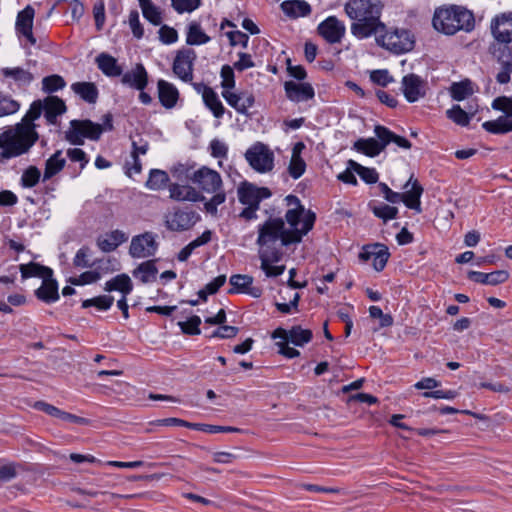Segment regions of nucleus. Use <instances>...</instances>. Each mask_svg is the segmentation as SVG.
I'll return each mask as SVG.
<instances>
[{
	"instance_id": "21",
	"label": "nucleus",
	"mask_w": 512,
	"mask_h": 512,
	"mask_svg": "<svg viewBox=\"0 0 512 512\" xmlns=\"http://www.w3.org/2000/svg\"><path fill=\"white\" fill-rule=\"evenodd\" d=\"M284 87L286 95L291 101H307L314 97V90L308 83H296L294 81H287Z\"/></svg>"
},
{
	"instance_id": "30",
	"label": "nucleus",
	"mask_w": 512,
	"mask_h": 512,
	"mask_svg": "<svg viewBox=\"0 0 512 512\" xmlns=\"http://www.w3.org/2000/svg\"><path fill=\"white\" fill-rule=\"evenodd\" d=\"M384 142L375 138H361L354 143V149L369 157L377 156L384 148Z\"/></svg>"
},
{
	"instance_id": "25",
	"label": "nucleus",
	"mask_w": 512,
	"mask_h": 512,
	"mask_svg": "<svg viewBox=\"0 0 512 512\" xmlns=\"http://www.w3.org/2000/svg\"><path fill=\"white\" fill-rule=\"evenodd\" d=\"M42 111L45 112V118L50 124H56L57 117L66 111L65 103L56 96H48L44 99Z\"/></svg>"
},
{
	"instance_id": "26",
	"label": "nucleus",
	"mask_w": 512,
	"mask_h": 512,
	"mask_svg": "<svg viewBox=\"0 0 512 512\" xmlns=\"http://www.w3.org/2000/svg\"><path fill=\"white\" fill-rule=\"evenodd\" d=\"M222 95L227 103L240 113H245L254 104V97L247 92L236 94L229 90H224Z\"/></svg>"
},
{
	"instance_id": "13",
	"label": "nucleus",
	"mask_w": 512,
	"mask_h": 512,
	"mask_svg": "<svg viewBox=\"0 0 512 512\" xmlns=\"http://www.w3.org/2000/svg\"><path fill=\"white\" fill-rule=\"evenodd\" d=\"M345 25L335 16H330L318 26L319 34L329 43H339L345 35Z\"/></svg>"
},
{
	"instance_id": "59",
	"label": "nucleus",
	"mask_w": 512,
	"mask_h": 512,
	"mask_svg": "<svg viewBox=\"0 0 512 512\" xmlns=\"http://www.w3.org/2000/svg\"><path fill=\"white\" fill-rule=\"evenodd\" d=\"M370 79L377 85L387 86L394 81L387 70H374L370 73Z\"/></svg>"
},
{
	"instance_id": "12",
	"label": "nucleus",
	"mask_w": 512,
	"mask_h": 512,
	"mask_svg": "<svg viewBox=\"0 0 512 512\" xmlns=\"http://www.w3.org/2000/svg\"><path fill=\"white\" fill-rule=\"evenodd\" d=\"M401 91L408 102L414 103L425 97L427 82L416 74H407L402 78Z\"/></svg>"
},
{
	"instance_id": "52",
	"label": "nucleus",
	"mask_w": 512,
	"mask_h": 512,
	"mask_svg": "<svg viewBox=\"0 0 512 512\" xmlns=\"http://www.w3.org/2000/svg\"><path fill=\"white\" fill-rule=\"evenodd\" d=\"M171 5L178 13L192 12L200 7L201 0H171Z\"/></svg>"
},
{
	"instance_id": "23",
	"label": "nucleus",
	"mask_w": 512,
	"mask_h": 512,
	"mask_svg": "<svg viewBox=\"0 0 512 512\" xmlns=\"http://www.w3.org/2000/svg\"><path fill=\"white\" fill-rule=\"evenodd\" d=\"M170 198L176 201L199 202L205 197L190 185L172 184L169 187Z\"/></svg>"
},
{
	"instance_id": "42",
	"label": "nucleus",
	"mask_w": 512,
	"mask_h": 512,
	"mask_svg": "<svg viewBox=\"0 0 512 512\" xmlns=\"http://www.w3.org/2000/svg\"><path fill=\"white\" fill-rule=\"evenodd\" d=\"M349 167L352 168L366 183L372 184L378 181V173L373 168L364 167L354 160H349Z\"/></svg>"
},
{
	"instance_id": "46",
	"label": "nucleus",
	"mask_w": 512,
	"mask_h": 512,
	"mask_svg": "<svg viewBox=\"0 0 512 512\" xmlns=\"http://www.w3.org/2000/svg\"><path fill=\"white\" fill-rule=\"evenodd\" d=\"M447 117L460 126H467L470 122V116L459 105H454L446 112Z\"/></svg>"
},
{
	"instance_id": "37",
	"label": "nucleus",
	"mask_w": 512,
	"mask_h": 512,
	"mask_svg": "<svg viewBox=\"0 0 512 512\" xmlns=\"http://www.w3.org/2000/svg\"><path fill=\"white\" fill-rule=\"evenodd\" d=\"M19 269L23 278L40 277L43 279L45 277L52 276L53 274V271L50 268L33 262L29 264H21Z\"/></svg>"
},
{
	"instance_id": "4",
	"label": "nucleus",
	"mask_w": 512,
	"mask_h": 512,
	"mask_svg": "<svg viewBox=\"0 0 512 512\" xmlns=\"http://www.w3.org/2000/svg\"><path fill=\"white\" fill-rule=\"evenodd\" d=\"M433 26L439 32L453 35L460 30H472L474 27V17L470 11L463 7L439 8L434 13Z\"/></svg>"
},
{
	"instance_id": "28",
	"label": "nucleus",
	"mask_w": 512,
	"mask_h": 512,
	"mask_svg": "<svg viewBox=\"0 0 512 512\" xmlns=\"http://www.w3.org/2000/svg\"><path fill=\"white\" fill-rule=\"evenodd\" d=\"M128 240V235L121 230H114L98 239L97 244L104 252L114 251L119 245Z\"/></svg>"
},
{
	"instance_id": "43",
	"label": "nucleus",
	"mask_w": 512,
	"mask_h": 512,
	"mask_svg": "<svg viewBox=\"0 0 512 512\" xmlns=\"http://www.w3.org/2000/svg\"><path fill=\"white\" fill-rule=\"evenodd\" d=\"M169 181L168 174L162 170H152L146 182V186L152 190L163 189Z\"/></svg>"
},
{
	"instance_id": "41",
	"label": "nucleus",
	"mask_w": 512,
	"mask_h": 512,
	"mask_svg": "<svg viewBox=\"0 0 512 512\" xmlns=\"http://www.w3.org/2000/svg\"><path fill=\"white\" fill-rule=\"evenodd\" d=\"M203 100L215 117L219 118L223 115L224 107L212 89L205 90Z\"/></svg>"
},
{
	"instance_id": "31",
	"label": "nucleus",
	"mask_w": 512,
	"mask_h": 512,
	"mask_svg": "<svg viewBox=\"0 0 512 512\" xmlns=\"http://www.w3.org/2000/svg\"><path fill=\"white\" fill-rule=\"evenodd\" d=\"M132 288L130 277L127 274H119L106 282L104 290L107 292L119 291L123 296H126L132 291Z\"/></svg>"
},
{
	"instance_id": "20",
	"label": "nucleus",
	"mask_w": 512,
	"mask_h": 512,
	"mask_svg": "<svg viewBox=\"0 0 512 512\" xmlns=\"http://www.w3.org/2000/svg\"><path fill=\"white\" fill-rule=\"evenodd\" d=\"M121 81L129 87L142 91L147 86L148 74L144 66L138 63L133 69L123 74Z\"/></svg>"
},
{
	"instance_id": "16",
	"label": "nucleus",
	"mask_w": 512,
	"mask_h": 512,
	"mask_svg": "<svg viewBox=\"0 0 512 512\" xmlns=\"http://www.w3.org/2000/svg\"><path fill=\"white\" fill-rule=\"evenodd\" d=\"M406 191L401 193V202H403L409 209L415 210L417 213H421V195L423 193L422 186L417 180L412 181V177L404 185Z\"/></svg>"
},
{
	"instance_id": "39",
	"label": "nucleus",
	"mask_w": 512,
	"mask_h": 512,
	"mask_svg": "<svg viewBox=\"0 0 512 512\" xmlns=\"http://www.w3.org/2000/svg\"><path fill=\"white\" fill-rule=\"evenodd\" d=\"M143 16L152 24L159 25L162 22L161 12L151 0H139Z\"/></svg>"
},
{
	"instance_id": "36",
	"label": "nucleus",
	"mask_w": 512,
	"mask_h": 512,
	"mask_svg": "<svg viewBox=\"0 0 512 512\" xmlns=\"http://www.w3.org/2000/svg\"><path fill=\"white\" fill-rule=\"evenodd\" d=\"M66 163L65 158L62 156L60 150L56 151L45 164L44 180L50 179L58 172H60Z\"/></svg>"
},
{
	"instance_id": "53",
	"label": "nucleus",
	"mask_w": 512,
	"mask_h": 512,
	"mask_svg": "<svg viewBox=\"0 0 512 512\" xmlns=\"http://www.w3.org/2000/svg\"><path fill=\"white\" fill-rule=\"evenodd\" d=\"M305 169H306V163L302 157L291 156L288 171L292 178H294V179L300 178L304 174Z\"/></svg>"
},
{
	"instance_id": "45",
	"label": "nucleus",
	"mask_w": 512,
	"mask_h": 512,
	"mask_svg": "<svg viewBox=\"0 0 512 512\" xmlns=\"http://www.w3.org/2000/svg\"><path fill=\"white\" fill-rule=\"evenodd\" d=\"M253 278L249 275L236 274L230 277L232 288L228 293L241 292L244 293L248 286L252 285Z\"/></svg>"
},
{
	"instance_id": "27",
	"label": "nucleus",
	"mask_w": 512,
	"mask_h": 512,
	"mask_svg": "<svg viewBox=\"0 0 512 512\" xmlns=\"http://www.w3.org/2000/svg\"><path fill=\"white\" fill-rule=\"evenodd\" d=\"M35 293L38 299L46 303L55 302L59 299L58 285L52 276L43 278L42 285Z\"/></svg>"
},
{
	"instance_id": "7",
	"label": "nucleus",
	"mask_w": 512,
	"mask_h": 512,
	"mask_svg": "<svg viewBox=\"0 0 512 512\" xmlns=\"http://www.w3.org/2000/svg\"><path fill=\"white\" fill-rule=\"evenodd\" d=\"M492 107L503 111L505 115L500 116L496 120L484 122L483 128L494 134H504L512 131V98L498 97L493 101Z\"/></svg>"
},
{
	"instance_id": "62",
	"label": "nucleus",
	"mask_w": 512,
	"mask_h": 512,
	"mask_svg": "<svg viewBox=\"0 0 512 512\" xmlns=\"http://www.w3.org/2000/svg\"><path fill=\"white\" fill-rule=\"evenodd\" d=\"M129 25L132 30L133 35L136 38H141L143 36V28L141 26L140 20H139V14L137 11H131L129 14Z\"/></svg>"
},
{
	"instance_id": "1",
	"label": "nucleus",
	"mask_w": 512,
	"mask_h": 512,
	"mask_svg": "<svg viewBox=\"0 0 512 512\" xmlns=\"http://www.w3.org/2000/svg\"><path fill=\"white\" fill-rule=\"evenodd\" d=\"M285 201L290 207L285 214L289 228H285L282 218H269L258 227V255L261 269L267 277H276L285 271L284 265H273L282 258V252L276 246L277 242H280V246L300 242L313 228L316 218L315 213L304 209L296 196L288 195Z\"/></svg>"
},
{
	"instance_id": "34",
	"label": "nucleus",
	"mask_w": 512,
	"mask_h": 512,
	"mask_svg": "<svg viewBox=\"0 0 512 512\" xmlns=\"http://www.w3.org/2000/svg\"><path fill=\"white\" fill-rule=\"evenodd\" d=\"M71 88L88 103H95L98 98V90L94 83L76 82L72 84Z\"/></svg>"
},
{
	"instance_id": "57",
	"label": "nucleus",
	"mask_w": 512,
	"mask_h": 512,
	"mask_svg": "<svg viewBox=\"0 0 512 512\" xmlns=\"http://www.w3.org/2000/svg\"><path fill=\"white\" fill-rule=\"evenodd\" d=\"M101 278V274L97 271H86L79 277L71 278L70 283L73 285H84L91 284L98 281Z\"/></svg>"
},
{
	"instance_id": "8",
	"label": "nucleus",
	"mask_w": 512,
	"mask_h": 512,
	"mask_svg": "<svg viewBox=\"0 0 512 512\" xmlns=\"http://www.w3.org/2000/svg\"><path fill=\"white\" fill-rule=\"evenodd\" d=\"M274 153L261 142L254 143L245 152V159L258 173H269L274 168Z\"/></svg>"
},
{
	"instance_id": "15",
	"label": "nucleus",
	"mask_w": 512,
	"mask_h": 512,
	"mask_svg": "<svg viewBox=\"0 0 512 512\" xmlns=\"http://www.w3.org/2000/svg\"><path fill=\"white\" fill-rule=\"evenodd\" d=\"M491 29L495 39L502 43L512 41V12L503 13L495 18L491 24Z\"/></svg>"
},
{
	"instance_id": "47",
	"label": "nucleus",
	"mask_w": 512,
	"mask_h": 512,
	"mask_svg": "<svg viewBox=\"0 0 512 512\" xmlns=\"http://www.w3.org/2000/svg\"><path fill=\"white\" fill-rule=\"evenodd\" d=\"M113 301H114V299L112 296L103 295V296H98V297H95L92 299L84 300L82 303V307L88 308V307L94 306V307L98 308L99 310H108L111 307V305L113 304Z\"/></svg>"
},
{
	"instance_id": "18",
	"label": "nucleus",
	"mask_w": 512,
	"mask_h": 512,
	"mask_svg": "<svg viewBox=\"0 0 512 512\" xmlns=\"http://www.w3.org/2000/svg\"><path fill=\"white\" fill-rule=\"evenodd\" d=\"M239 200L244 205L259 206L262 199L270 197L271 193L268 188H259L248 184L238 190Z\"/></svg>"
},
{
	"instance_id": "33",
	"label": "nucleus",
	"mask_w": 512,
	"mask_h": 512,
	"mask_svg": "<svg viewBox=\"0 0 512 512\" xmlns=\"http://www.w3.org/2000/svg\"><path fill=\"white\" fill-rule=\"evenodd\" d=\"M96 62L98 64V68L107 76L115 77L122 73V69L117 64V60L109 54H99L96 58Z\"/></svg>"
},
{
	"instance_id": "10",
	"label": "nucleus",
	"mask_w": 512,
	"mask_h": 512,
	"mask_svg": "<svg viewBox=\"0 0 512 512\" xmlns=\"http://www.w3.org/2000/svg\"><path fill=\"white\" fill-rule=\"evenodd\" d=\"M157 249L156 235L152 232H145L132 237L129 254L133 258H149L155 255Z\"/></svg>"
},
{
	"instance_id": "40",
	"label": "nucleus",
	"mask_w": 512,
	"mask_h": 512,
	"mask_svg": "<svg viewBox=\"0 0 512 512\" xmlns=\"http://www.w3.org/2000/svg\"><path fill=\"white\" fill-rule=\"evenodd\" d=\"M2 73L5 77L14 79L20 85H28L33 80V75L20 67L3 68Z\"/></svg>"
},
{
	"instance_id": "38",
	"label": "nucleus",
	"mask_w": 512,
	"mask_h": 512,
	"mask_svg": "<svg viewBox=\"0 0 512 512\" xmlns=\"http://www.w3.org/2000/svg\"><path fill=\"white\" fill-rule=\"evenodd\" d=\"M210 41V37L202 30L198 22H191L188 26L186 43L189 45H201Z\"/></svg>"
},
{
	"instance_id": "61",
	"label": "nucleus",
	"mask_w": 512,
	"mask_h": 512,
	"mask_svg": "<svg viewBox=\"0 0 512 512\" xmlns=\"http://www.w3.org/2000/svg\"><path fill=\"white\" fill-rule=\"evenodd\" d=\"M160 40L165 44H172L177 41L178 34L174 28L164 25L159 30Z\"/></svg>"
},
{
	"instance_id": "50",
	"label": "nucleus",
	"mask_w": 512,
	"mask_h": 512,
	"mask_svg": "<svg viewBox=\"0 0 512 512\" xmlns=\"http://www.w3.org/2000/svg\"><path fill=\"white\" fill-rule=\"evenodd\" d=\"M20 105L17 101L8 96L0 94V117L17 112Z\"/></svg>"
},
{
	"instance_id": "54",
	"label": "nucleus",
	"mask_w": 512,
	"mask_h": 512,
	"mask_svg": "<svg viewBox=\"0 0 512 512\" xmlns=\"http://www.w3.org/2000/svg\"><path fill=\"white\" fill-rule=\"evenodd\" d=\"M42 84L44 91L50 93L62 89L65 86V81L59 75H51L45 77L42 81Z\"/></svg>"
},
{
	"instance_id": "60",
	"label": "nucleus",
	"mask_w": 512,
	"mask_h": 512,
	"mask_svg": "<svg viewBox=\"0 0 512 512\" xmlns=\"http://www.w3.org/2000/svg\"><path fill=\"white\" fill-rule=\"evenodd\" d=\"M239 332V329L234 326H226L223 325L215 330L210 337L212 338H221V339H230L234 338Z\"/></svg>"
},
{
	"instance_id": "35",
	"label": "nucleus",
	"mask_w": 512,
	"mask_h": 512,
	"mask_svg": "<svg viewBox=\"0 0 512 512\" xmlns=\"http://www.w3.org/2000/svg\"><path fill=\"white\" fill-rule=\"evenodd\" d=\"M158 270L154 261H146L141 263L134 271L133 276L139 279L142 283H149L156 279Z\"/></svg>"
},
{
	"instance_id": "51",
	"label": "nucleus",
	"mask_w": 512,
	"mask_h": 512,
	"mask_svg": "<svg viewBox=\"0 0 512 512\" xmlns=\"http://www.w3.org/2000/svg\"><path fill=\"white\" fill-rule=\"evenodd\" d=\"M372 211L375 216L382 219L384 222H387L390 219H394L398 213V209L396 207L389 206L387 204L374 206Z\"/></svg>"
},
{
	"instance_id": "11",
	"label": "nucleus",
	"mask_w": 512,
	"mask_h": 512,
	"mask_svg": "<svg viewBox=\"0 0 512 512\" xmlns=\"http://www.w3.org/2000/svg\"><path fill=\"white\" fill-rule=\"evenodd\" d=\"M193 49H182L177 52L173 62V73L184 82L193 80V68L196 60Z\"/></svg>"
},
{
	"instance_id": "19",
	"label": "nucleus",
	"mask_w": 512,
	"mask_h": 512,
	"mask_svg": "<svg viewBox=\"0 0 512 512\" xmlns=\"http://www.w3.org/2000/svg\"><path fill=\"white\" fill-rule=\"evenodd\" d=\"M360 258L364 261L372 259V264L375 270L381 271L387 263L389 252L386 246L382 244H375L367 247V249L360 254Z\"/></svg>"
},
{
	"instance_id": "6",
	"label": "nucleus",
	"mask_w": 512,
	"mask_h": 512,
	"mask_svg": "<svg viewBox=\"0 0 512 512\" xmlns=\"http://www.w3.org/2000/svg\"><path fill=\"white\" fill-rule=\"evenodd\" d=\"M373 35L379 46L395 54L408 52L414 47V38L407 30L387 31L385 29L384 32Z\"/></svg>"
},
{
	"instance_id": "2",
	"label": "nucleus",
	"mask_w": 512,
	"mask_h": 512,
	"mask_svg": "<svg viewBox=\"0 0 512 512\" xmlns=\"http://www.w3.org/2000/svg\"><path fill=\"white\" fill-rule=\"evenodd\" d=\"M41 114V101H34L21 122L0 130L1 159L18 157L31 149L39 138L34 122Z\"/></svg>"
},
{
	"instance_id": "55",
	"label": "nucleus",
	"mask_w": 512,
	"mask_h": 512,
	"mask_svg": "<svg viewBox=\"0 0 512 512\" xmlns=\"http://www.w3.org/2000/svg\"><path fill=\"white\" fill-rule=\"evenodd\" d=\"M192 429L204 431L207 433H220V432H237L238 428L230 426H217L203 423H193Z\"/></svg>"
},
{
	"instance_id": "58",
	"label": "nucleus",
	"mask_w": 512,
	"mask_h": 512,
	"mask_svg": "<svg viewBox=\"0 0 512 512\" xmlns=\"http://www.w3.org/2000/svg\"><path fill=\"white\" fill-rule=\"evenodd\" d=\"M369 314L372 318L379 319L380 328L389 327L393 324V318L389 314H384L382 310L377 306H371L369 308Z\"/></svg>"
},
{
	"instance_id": "63",
	"label": "nucleus",
	"mask_w": 512,
	"mask_h": 512,
	"mask_svg": "<svg viewBox=\"0 0 512 512\" xmlns=\"http://www.w3.org/2000/svg\"><path fill=\"white\" fill-rule=\"evenodd\" d=\"M93 15L97 30H101L105 22V6L103 1L94 4Z\"/></svg>"
},
{
	"instance_id": "9",
	"label": "nucleus",
	"mask_w": 512,
	"mask_h": 512,
	"mask_svg": "<svg viewBox=\"0 0 512 512\" xmlns=\"http://www.w3.org/2000/svg\"><path fill=\"white\" fill-rule=\"evenodd\" d=\"M70 125V129L66 132V139L74 145H82L83 137L97 140L103 132L100 124L90 120H73Z\"/></svg>"
},
{
	"instance_id": "64",
	"label": "nucleus",
	"mask_w": 512,
	"mask_h": 512,
	"mask_svg": "<svg viewBox=\"0 0 512 512\" xmlns=\"http://www.w3.org/2000/svg\"><path fill=\"white\" fill-rule=\"evenodd\" d=\"M221 77H222V86L225 90H229L234 87V85H235L234 72L230 66L225 65L222 67Z\"/></svg>"
},
{
	"instance_id": "22",
	"label": "nucleus",
	"mask_w": 512,
	"mask_h": 512,
	"mask_svg": "<svg viewBox=\"0 0 512 512\" xmlns=\"http://www.w3.org/2000/svg\"><path fill=\"white\" fill-rule=\"evenodd\" d=\"M34 14V9L31 6H27L24 10L19 12L16 21L17 31L26 37L31 44L36 43V39L32 33Z\"/></svg>"
},
{
	"instance_id": "17",
	"label": "nucleus",
	"mask_w": 512,
	"mask_h": 512,
	"mask_svg": "<svg viewBox=\"0 0 512 512\" xmlns=\"http://www.w3.org/2000/svg\"><path fill=\"white\" fill-rule=\"evenodd\" d=\"M196 222L195 214L176 210L165 217V223L168 229L172 231H184L191 228Z\"/></svg>"
},
{
	"instance_id": "44",
	"label": "nucleus",
	"mask_w": 512,
	"mask_h": 512,
	"mask_svg": "<svg viewBox=\"0 0 512 512\" xmlns=\"http://www.w3.org/2000/svg\"><path fill=\"white\" fill-rule=\"evenodd\" d=\"M451 96L456 101H462L473 93L470 81L453 83L450 88Z\"/></svg>"
},
{
	"instance_id": "24",
	"label": "nucleus",
	"mask_w": 512,
	"mask_h": 512,
	"mask_svg": "<svg viewBox=\"0 0 512 512\" xmlns=\"http://www.w3.org/2000/svg\"><path fill=\"white\" fill-rule=\"evenodd\" d=\"M157 89L159 101L165 108L171 109L176 106L179 91L172 83L161 79L157 82Z\"/></svg>"
},
{
	"instance_id": "5",
	"label": "nucleus",
	"mask_w": 512,
	"mask_h": 512,
	"mask_svg": "<svg viewBox=\"0 0 512 512\" xmlns=\"http://www.w3.org/2000/svg\"><path fill=\"white\" fill-rule=\"evenodd\" d=\"M189 179L198 186V188L208 194H214L213 197L205 203V209L208 213L215 215L217 207L225 202L226 194L223 190V181L221 175L208 167H201L194 171Z\"/></svg>"
},
{
	"instance_id": "3",
	"label": "nucleus",
	"mask_w": 512,
	"mask_h": 512,
	"mask_svg": "<svg viewBox=\"0 0 512 512\" xmlns=\"http://www.w3.org/2000/svg\"><path fill=\"white\" fill-rule=\"evenodd\" d=\"M344 9L347 16L354 20L351 33L355 37L364 39L384 32L385 24L380 21L382 4L379 0H349Z\"/></svg>"
},
{
	"instance_id": "29",
	"label": "nucleus",
	"mask_w": 512,
	"mask_h": 512,
	"mask_svg": "<svg viewBox=\"0 0 512 512\" xmlns=\"http://www.w3.org/2000/svg\"><path fill=\"white\" fill-rule=\"evenodd\" d=\"M283 12L292 18L307 16L311 12L310 5L304 0H288L281 4Z\"/></svg>"
},
{
	"instance_id": "56",
	"label": "nucleus",
	"mask_w": 512,
	"mask_h": 512,
	"mask_svg": "<svg viewBox=\"0 0 512 512\" xmlns=\"http://www.w3.org/2000/svg\"><path fill=\"white\" fill-rule=\"evenodd\" d=\"M506 51H509V48L507 46H504L503 47V50H502V56H499V60L503 63V65L505 66V69L501 72H499L497 74V80L499 83H507L510 81V67H512V58L510 59L509 57H507L506 59H504V53Z\"/></svg>"
},
{
	"instance_id": "32",
	"label": "nucleus",
	"mask_w": 512,
	"mask_h": 512,
	"mask_svg": "<svg viewBox=\"0 0 512 512\" xmlns=\"http://www.w3.org/2000/svg\"><path fill=\"white\" fill-rule=\"evenodd\" d=\"M375 135L379 140L384 142L385 146H387L390 142H394L399 147L409 149L411 147V143L405 139L404 137H401L399 135L394 134L390 130H388L386 127L377 125L374 129Z\"/></svg>"
},
{
	"instance_id": "14",
	"label": "nucleus",
	"mask_w": 512,
	"mask_h": 512,
	"mask_svg": "<svg viewBox=\"0 0 512 512\" xmlns=\"http://www.w3.org/2000/svg\"><path fill=\"white\" fill-rule=\"evenodd\" d=\"M312 331L301 326H293L290 330L277 328L272 333L273 339L287 340L296 346H303L312 339Z\"/></svg>"
},
{
	"instance_id": "48",
	"label": "nucleus",
	"mask_w": 512,
	"mask_h": 512,
	"mask_svg": "<svg viewBox=\"0 0 512 512\" xmlns=\"http://www.w3.org/2000/svg\"><path fill=\"white\" fill-rule=\"evenodd\" d=\"M40 179V171L35 166L28 167L21 176V185L25 188L34 187Z\"/></svg>"
},
{
	"instance_id": "49",
	"label": "nucleus",
	"mask_w": 512,
	"mask_h": 512,
	"mask_svg": "<svg viewBox=\"0 0 512 512\" xmlns=\"http://www.w3.org/2000/svg\"><path fill=\"white\" fill-rule=\"evenodd\" d=\"M201 324V319L199 316H192L187 321H180L178 325L180 326L183 333L187 335H199L201 333L199 329V325Z\"/></svg>"
}]
</instances>
